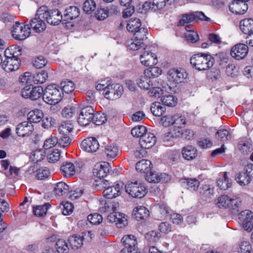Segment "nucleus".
Returning a JSON list of instances; mask_svg holds the SVG:
<instances>
[{"label": "nucleus", "mask_w": 253, "mask_h": 253, "mask_svg": "<svg viewBox=\"0 0 253 253\" xmlns=\"http://www.w3.org/2000/svg\"><path fill=\"white\" fill-rule=\"evenodd\" d=\"M125 190L128 195L135 198H141L147 193L146 187L137 181L128 182L125 185Z\"/></svg>", "instance_id": "39448f33"}, {"label": "nucleus", "mask_w": 253, "mask_h": 253, "mask_svg": "<svg viewBox=\"0 0 253 253\" xmlns=\"http://www.w3.org/2000/svg\"><path fill=\"white\" fill-rule=\"evenodd\" d=\"M238 148L242 153L248 154L253 150V144L246 140H241L238 143Z\"/></svg>", "instance_id": "4c0bfd02"}, {"label": "nucleus", "mask_w": 253, "mask_h": 253, "mask_svg": "<svg viewBox=\"0 0 253 253\" xmlns=\"http://www.w3.org/2000/svg\"><path fill=\"white\" fill-rule=\"evenodd\" d=\"M5 60L2 62V67L7 72L18 70L20 65L19 58L5 57Z\"/></svg>", "instance_id": "a211bd4d"}, {"label": "nucleus", "mask_w": 253, "mask_h": 253, "mask_svg": "<svg viewBox=\"0 0 253 253\" xmlns=\"http://www.w3.org/2000/svg\"><path fill=\"white\" fill-rule=\"evenodd\" d=\"M63 93L59 86L56 84L48 85L43 90V99L46 103L55 105L59 103L63 97Z\"/></svg>", "instance_id": "f03ea898"}, {"label": "nucleus", "mask_w": 253, "mask_h": 253, "mask_svg": "<svg viewBox=\"0 0 253 253\" xmlns=\"http://www.w3.org/2000/svg\"><path fill=\"white\" fill-rule=\"evenodd\" d=\"M119 152L118 146L114 144L106 145L104 147V152L108 158L113 159L115 158Z\"/></svg>", "instance_id": "e433bc0d"}, {"label": "nucleus", "mask_w": 253, "mask_h": 253, "mask_svg": "<svg viewBox=\"0 0 253 253\" xmlns=\"http://www.w3.org/2000/svg\"><path fill=\"white\" fill-rule=\"evenodd\" d=\"M111 167L107 162H102L100 164H97L94 166L93 169V174L94 176L98 178L99 180H95V185L96 186L107 185L108 180L104 179L105 177L109 173Z\"/></svg>", "instance_id": "7ed1b4c3"}, {"label": "nucleus", "mask_w": 253, "mask_h": 253, "mask_svg": "<svg viewBox=\"0 0 253 253\" xmlns=\"http://www.w3.org/2000/svg\"><path fill=\"white\" fill-rule=\"evenodd\" d=\"M162 74V70L161 68L153 66L150 67L144 70V74L146 77L150 79L157 78Z\"/></svg>", "instance_id": "ea45409f"}, {"label": "nucleus", "mask_w": 253, "mask_h": 253, "mask_svg": "<svg viewBox=\"0 0 253 253\" xmlns=\"http://www.w3.org/2000/svg\"><path fill=\"white\" fill-rule=\"evenodd\" d=\"M190 26L185 27L187 33L185 34V38L188 42L192 43L196 42L199 40V37L198 34L193 30H189Z\"/></svg>", "instance_id": "8fccbe9b"}, {"label": "nucleus", "mask_w": 253, "mask_h": 253, "mask_svg": "<svg viewBox=\"0 0 253 253\" xmlns=\"http://www.w3.org/2000/svg\"><path fill=\"white\" fill-rule=\"evenodd\" d=\"M141 27L140 20L135 18H131L128 20L126 28L128 32L133 33Z\"/></svg>", "instance_id": "58836bf2"}, {"label": "nucleus", "mask_w": 253, "mask_h": 253, "mask_svg": "<svg viewBox=\"0 0 253 253\" xmlns=\"http://www.w3.org/2000/svg\"><path fill=\"white\" fill-rule=\"evenodd\" d=\"M147 132L146 127L143 126H138L133 127L131 131L132 135L135 137H143Z\"/></svg>", "instance_id": "4d7b16f0"}, {"label": "nucleus", "mask_w": 253, "mask_h": 253, "mask_svg": "<svg viewBox=\"0 0 253 253\" xmlns=\"http://www.w3.org/2000/svg\"><path fill=\"white\" fill-rule=\"evenodd\" d=\"M133 214L137 220L146 219L149 216V211L144 206H137L133 209Z\"/></svg>", "instance_id": "b1692460"}, {"label": "nucleus", "mask_w": 253, "mask_h": 253, "mask_svg": "<svg viewBox=\"0 0 253 253\" xmlns=\"http://www.w3.org/2000/svg\"><path fill=\"white\" fill-rule=\"evenodd\" d=\"M80 15V9L76 6H71L67 8L64 14L65 20H73Z\"/></svg>", "instance_id": "c9c22d12"}, {"label": "nucleus", "mask_w": 253, "mask_h": 253, "mask_svg": "<svg viewBox=\"0 0 253 253\" xmlns=\"http://www.w3.org/2000/svg\"><path fill=\"white\" fill-rule=\"evenodd\" d=\"M182 183L186 188L191 192L197 191L200 186V181L196 178H183Z\"/></svg>", "instance_id": "c85d7f7f"}, {"label": "nucleus", "mask_w": 253, "mask_h": 253, "mask_svg": "<svg viewBox=\"0 0 253 253\" xmlns=\"http://www.w3.org/2000/svg\"><path fill=\"white\" fill-rule=\"evenodd\" d=\"M252 250V246L249 242L242 241L239 244L238 252L240 253H251Z\"/></svg>", "instance_id": "680f3d73"}, {"label": "nucleus", "mask_w": 253, "mask_h": 253, "mask_svg": "<svg viewBox=\"0 0 253 253\" xmlns=\"http://www.w3.org/2000/svg\"><path fill=\"white\" fill-rule=\"evenodd\" d=\"M13 37L17 40H24L29 37L31 29L29 25H23L19 22H16L13 26L12 31Z\"/></svg>", "instance_id": "9b49d317"}, {"label": "nucleus", "mask_w": 253, "mask_h": 253, "mask_svg": "<svg viewBox=\"0 0 253 253\" xmlns=\"http://www.w3.org/2000/svg\"><path fill=\"white\" fill-rule=\"evenodd\" d=\"M124 91L123 86L119 84H112L109 86L105 96L107 99H114L119 97Z\"/></svg>", "instance_id": "aec40b11"}, {"label": "nucleus", "mask_w": 253, "mask_h": 253, "mask_svg": "<svg viewBox=\"0 0 253 253\" xmlns=\"http://www.w3.org/2000/svg\"><path fill=\"white\" fill-rule=\"evenodd\" d=\"M84 193V189L82 187H74L69 191V197L72 200L77 199L81 197Z\"/></svg>", "instance_id": "09e8293b"}, {"label": "nucleus", "mask_w": 253, "mask_h": 253, "mask_svg": "<svg viewBox=\"0 0 253 253\" xmlns=\"http://www.w3.org/2000/svg\"><path fill=\"white\" fill-rule=\"evenodd\" d=\"M199 194L206 200L211 199L214 194V188L210 185H203L200 189Z\"/></svg>", "instance_id": "473e14b6"}, {"label": "nucleus", "mask_w": 253, "mask_h": 253, "mask_svg": "<svg viewBox=\"0 0 253 253\" xmlns=\"http://www.w3.org/2000/svg\"><path fill=\"white\" fill-rule=\"evenodd\" d=\"M61 90L66 93H69L73 92L75 88V84L70 80H66L62 81L61 84Z\"/></svg>", "instance_id": "3c124183"}, {"label": "nucleus", "mask_w": 253, "mask_h": 253, "mask_svg": "<svg viewBox=\"0 0 253 253\" xmlns=\"http://www.w3.org/2000/svg\"><path fill=\"white\" fill-rule=\"evenodd\" d=\"M216 137L221 141H226L231 139V135L229 131L225 129L218 130L216 132Z\"/></svg>", "instance_id": "0e129e2a"}, {"label": "nucleus", "mask_w": 253, "mask_h": 253, "mask_svg": "<svg viewBox=\"0 0 253 253\" xmlns=\"http://www.w3.org/2000/svg\"><path fill=\"white\" fill-rule=\"evenodd\" d=\"M73 129V126L69 122H62L58 127L59 135H68Z\"/></svg>", "instance_id": "37998d69"}, {"label": "nucleus", "mask_w": 253, "mask_h": 253, "mask_svg": "<svg viewBox=\"0 0 253 253\" xmlns=\"http://www.w3.org/2000/svg\"><path fill=\"white\" fill-rule=\"evenodd\" d=\"M92 116L93 117L91 122L97 126L103 124L107 120L106 116L103 113H97L94 114V113H93Z\"/></svg>", "instance_id": "e2e57ef3"}, {"label": "nucleus", "mask_w": 253, "mask_h": 253, "mask_svg": "<svg viewBox=\"0 0 253 253\" xmlns=\"http://www.w3.org/2000/svg\"><path fill=\"white\" fill-rule=\"evenodd\" d=\"M238 217L241 222L252 220L253 212L249 210L243 211L239 213Z\"/></svg>", "instance_id": "052dcab7"}, {"label": "nucleus", "mask_w": 253, "mask_h": 253, "mask_svg": "<svg viewBox=\"0 0 253 253\" xmlns=\"http://www.w3.org/2000/svg\"><path fill=\"white\" fill-rule=\"evenodd\" d=\"M147 34H148V30L144 27H141L134 31L133 32L134 39H130L127 42V47L132 50H137L140 49L144 44V41L147 38Z\"/></svg>", "instance_id": "20e7f679"}, {"label": "nucleus", "mask_w": 253, "mask_h": 253, "mask_svg": "<svg viewBox=\"0 0 253 253\" xmlns=\"http://www.w3.org/2000/svg\"><path fill=\"white\" fill-rule=\"evenodd\" d=\"M81 148L89 153L96 152L99 148V144L97 140L93 137H90L84 139L81 144Z\"/></svg>", "instance_id": "4468645a"}, {"label": "nucleus", "mask_w": 253, "mask_h": 253, "mask_svg": "<svg viewBox=\"0 0 253 253\" xmlns=\"http://www.w3.org/2000/svg\"><path fill=\"white\" fill-rule=\"evenodd\" d=\"M218 187L221 190H226L231 186L232 183L230 182L229 179L227 176V172H224L223 176L221 178H219L217 181Z\"/></svg>", "instance_id": "79ce46f5"}, {"label": "nucleus", "mask_w": 253, "mask_h": 253, "mask_svg": "<svg viewBox=\"0 0 253 253\" xmlns=\"http://www.w3.org/2000/svg\"><path fill=\"white\" fill-rule=\"evenodd\" d=\"M235 180L241 186H245L248 185L251 181V177L246 169L240 172Z\"/></svg>", "instance_id": "c756f323"}, {"label": "nucleus", "mask_w": 253, "mask_h": 253, "mask_svg": "<svg viewBox=\"0 0 253 253\" xmlns=\"http://www.w3.org/2000/svg\"><path fill=\"white\" fill-rule=\"evenodd\" d=\"M249 51L248 46L244 43H237L230 50L231 56L236 60L244 59Z\"/></svg>", "instance_id": "ddd939ff"}, {"label": "nucleus", "mask_w": 253, "mask_h": 253, "mask_svg": "<svg viewBox=\"0 0 253 253\" xmlns=\"http://www.w3.org/2000/svg\"><path fill=\"white\" fill-rule=\"evenodd\" d=\"M43 117L42 112L39 109H35L29 112L28 119L30 123H37L41 122Z\"/></svg>", "instance_id": "72a5a7b5"}, {"label": "nucleus", "mask_w": 253, "mask_h": 253, "mask_svg": "<svg viewBox=\"0 0 253 253\" xmlns=\"http://www.w3.org/2000/svg\"><path fill=\"white\" fill-rule=\"evenodd\" d=\"M70 247L73 249H78L83 245L82 237L73 235L70 236L68 239Z\"/></svg>", "instance_id": "c03bdc74"}, {"label": "nucleus", "mask_w": 253, "mask_h": 253, "mask_svg": "<svg viewBox=\"0 0 253 253\" xmlns=\"http://www.w3.org/2000/svg\"><path fill=\"white\" fill-rule=\"evenodd\" d=\"M94 110L91 106H87L83 108L79 114L78 123L82 126H86L91 122Z\"/></svg>", "instance_id": "f8f14e48"}, {"label": "nucleus", "mask_w": 253, "mask_h": 253, "mask_svg": "<svg viewBox=\"0 0 253 253\" xmlns=\"http://www.w3.org/2000/svg\"><path fill=\"white\" fill-rule=\"evenodd\" d=\"M50 205L48 203H45L42 206H37L34 209V214L37 216H43L46 213L47 210L50 208Z\"/></svg>", "instance_id": "5fc2aeb1"}, {"label": "nucleus", "mask_w": 253, "mask_h": 253, "mask_svg": "<svg viewBox=\"0 0 253 253\" xmlns=\"http://www.w3.org/2000/svg\"><path fill=\"white\" fill-rule=\"evenodd\" d=\"M46 9L45 7L39 8V15L51 25L59 24L62 18L61 12L57 9L46 10Z\"/></svg>", "instance_id": "423d86ee"}, {"label": "nucleus", "mask_w": 253, "mask_h": 253, "mask_svg": "<svg viewBox=\"0 0 253 253\" xmlns=\"http://www.w3.org/2000/svg\"><path fill=\"white\" fill-rule=\"evenodd\" d=\"M21 94L24 98L36 100L42 96L43 88L41 86H34L32 84H29L22 89Z\"/></svg>", "instance_id": "9d476101"}, {"label": "nucleus", "mask_w": 253, "mask_h": 253, "mask_svg": "<svg viewBox=\"0 0 253 253\" xmlns=\"http://www.w3.org/2000/svg\"><path fill=\"white\" fill-rule=\"evenodd\" d=\"M230 201L231 199L230 197L227 195H223L218 198L216 205L219 208H228L229 209Z\"/></svg>", "instance_id": "a18cd8bd"}, {"label": "nucleus", "mask_w": 253, "mask_h": 253, "mask_svg": "<svg viewBox=\"0 0 253 253\" xmlns=\"http://www.w3.org/2000/svg\"><path fill=\"white\" fill-rule=\"evenodd\" d=\"M96 3L93 0H86L83 6V10L87 14L91 13L96 9Z\"/></svg>", "instance_id": "bf43d9fd"}, {"label": "nucleus", "mask_w": 253, "mask_h": 253, "mask_svg": "<svg viewBox=\"0 0 253 253\" xmlns=\"http://www.w3.org/2000/svg\"><path fill=\"white\" fill-rule=\"evenodd\" d=\"M105 189L103 194L104 196L109 199L115 198L121 194V190L122 188L120 184L117 183L114 186L104 187Z\"/></svg>", "instance_id": "5701e85b"}, {"label": "nucleus", "mask_w": 253, "mask_h": 253, "mask_svg": "<svg viewBox=\"0 0 253 253\" xmlns=\"http://www.w3.org/2000/svg\"><path fill=\"white\" fill-rule=\"evenodd\" d=\"M166 173H159L151 170L145 174L146 180L150 183H158L163 181V179L165 178Z\"/></svg>", "instance_id": "a878e982"}, {"label": "nucleus", "mask_w": 253, "mask_h": 253, "mask_svg": "<svg viewBox=\"0 0 253 253\" xmlns=\"http://www.w3.org/2000/svg\"><path fill=\"white\" fill-rule=\"evenodd\" d=\"M50 172L47 168H42L37 171L36 177L38 179L43 180L48 178Z\"/></svg>", "instance_id": "774afa93"}, {"label": "nucleus", "mask_w": 253, "mask_h": 253, "mask_svg": "<svg viewBox=\"0 0 253 253\" xmlns=\"http://www.w3.org/2000/svg\"><path fill=\"white\" fill-rule=\"evenodd\" d=\"M199 20L208 21L210 20V18L207 17L202 11H195L188 13H185L181 15L180 16L177 26H185V27H188L189 25L187 26V24H189L194 21H197Z\"/></svg>", "instance_id": "0eeeda50"}, {"label": "nucleus", "mask_w": 253, "mask_h": 253, "mask_svg": "<svg viewBox=\"0 0 253 253\" xmlns=\"http://www.w3.org/2000/svg\"><path fill=\"white\" fill-rule=\"evenodd\" d=\"M229 8L233 13L243 14L248 10V6L245 1L233 0L229 5Z\"/></svg>", "instance_id": "6ab92c4d"}, {"label": "nucleus", "mask_w": 253, "mask_h": 253, "mask_svg": "<svg viewBox=\"0 0 253 253\" xmlns=\"http://www.w3.org/2000/svg\"><path fill=\"white\" fill-rule=\"evenodd\" d=\"M144 51L140 55V60L142 65L145 66H149L155 65L158 63L157 56L148 50H146L144 48Z\"/></svg>", "instance_id": "f3484780"}, {"label": "nucleus", "mask_w": 253, "mask_h": 253, "mask_svg": "<svg viewBox=\"0 0 253 253\" xmlns=\"http://www.w3.org/2000/svg\"><path fill=\"white\" fill-rule=\"evenodd\" d=\"M70 187L64 182H59L56 184L54 188V192L55 195L59 196H65L68 193Z\"/></svg>", "instance_id": "7c9ffc66"}, {"label": "nucleus", "mask_w": 253, "mask_h": 253, "mask_svg": "<svg viewBox=\"0 0 253 253\" xmlns=\"http://www.w3.org/2000/svg\"><path fill=\"white\" fill-rule=\"evenodd\" d=\"M152 165L150 161L143 159L136 163V169L138 172L146 174L151 170Z\"/></svg>", "instance_id": "cd10ccee"}, {"label": "nucleus", "mask_w": 253, "mask_h": 253, "mask_svg": "<svg viewBox=\"0 0 253 253\" xmlns=\"http://www.w3.org/2000/svg\"><path fill=\"white\" fill-rule=\"evenodd\" d=\"M21 48L17 45H13L7 48L4 51L5 57H12L18 58L21 55Z\"/></svg>", "instance_id": "2f4dec72"}, {"label": "nucleus", "mask_w": 253, "mask_h": 253, "mask_svg": "<svg viewBox=\"0 0 253 253\" xmlns=\"http://www.w3.org/2000/svg\"><path fill=\"white\" fill-rule=\"evenodd\" d=\"M230 199L231 202H230L229 210L234 213L238 212L241 206V201L240 198L237 196H233L232 198L230 197Z\"/></svg>", "instance_id": "de8ad7c7"}, {"label": "nucleus", "mask_w": 253, "mask_h": 253, "mask_svg": "<svg viewBox=\"0 0 253 253\" xmlns=\"http://www.w3.org/2000/svg\"><path fill=\"white\" fill-rule=\"evenodd\" d=\"M48 78L47 73L44 71H42L33 77V82L36 84L44 83Z\"/></svg>", "instance_id": "13d9d810"}, {"label": "nucleus", "mask_w": 253, "mask_h": 253, "mask_svg": "<svg viewBox=\"0 0 253 253\" xmlns=\"http://www.w3.org/2000/svg\"><path fill=\"white\" fill-rule=\"evenodd\" d=\"M34 129L33 125L31 123L28 121H24L17 126L16 132L18 136L25 137L31 135Z\"/></svg>", "instance_id": "dca6fc26"}, {"label": "nucleus", "mask_w": 253, "mask_h": 253, "mask_svg": "<svg viewBox=\"0 0 253 253\" xmlns=\"http://www.w3.org/2000/svg\"><path fill=\"white\" fill-rule=\"evenodd\" d=\"M163 103L168 106H174L177 102V99L172 95H165L162 98Z\"/></svg>", "instance_id": "6e6d98bb"}, {"label": "nucleus", "mask_w": 253, "mask_h": 253, "mask_svg": "<svg viewBox=\"0 0 253 253\" xmlns=\"http://www.w3.org/2000/svg\"><path fill=\"white\" fill-rule=\"evenodd\" d=\"M240 28L242 32L247 35L253 33V19L252 18L244 19L240 21Z\"/></svg>", "instance_id": "393cba45"}, {"label": "nucleus", "mask_w": 253, "mask_h": 253, "mask_svg": "<svg viewBox=\"0 0 253 253\" xmlns=\"http://www.w3.org/2000/svg\"><path fill=\"white\" fill-rule=\"evenodd\" d=\"M84 166L82 161H76L74 163L66 162L62 164L60 170L64 177H70L76 172H80Z\"/></svg>", "instance_id": "6e6552de"}, {"label": "nucleus", "mask_w": 253, "mask_h": 253, "mask_svg": "<svg viewBox=\"0 0 253 253\" xmlns=\"http://www.w3.org/2000/svg\"><path fill=\"white\" fill-rule=\"evenodd\" d=\"M187 72L181 68H172L167 72V78L174 84L183 83L188 78Z\"/></svg>", "instance_id": "1a4fd4ad"}, {"label": "nucleus", "mask_w": 253, "mask_h": 253, "mask_svg": "<svg viewBox=\"0 0 253 253\" xmlns=\"http://www.w3.org/2000/svg\"><path fill=\"white\" fill-rule=\"evenodd\" d=\"M122 242L124 247L131 249H138L137 240L135 236L131 235L124 236L122 239Z\"/></svg>", "instance_id": "f704fd0d"}, {"label": "nucleus", "mask_w": 253, "mask_h": 253, "mask_svg": "<svg viewBox=\"0 0 253 253\" xmlns=\"http://www.w3.org/2000/svg\"><path fill=\"white\" fill-rule=\"evenodd\" d=\"M42 19L43 18L39 14L38 9L35 18L31 20L30 26L31 28L37 33L42 32L45 29L46 25Z\"/></svg>", "instance_id": "412c9836"}, {"label": "nucleus", "mask_w": 253, "mask_h": 253, "mask_svg": "<svg viewBox=\"0 0 253 253\" xmlns=\"http://www.w3.org/2000/svg\"><path fill=\"white\" fill-rule=\"evenodd\" d=\"M150 110L154 116L160 117L166 111V108L163 106L160 102H155L152 104Z\"/></svg>", "instance_id": "a19ab883"}, {"label": "nucleus", "mask_w": 253, "mask_h": 253, "mask_svg": "<svg viewBox=\"0 0 253 253\" xmlns=\"http://www.w3.org/2000/svg\"><path fill=\"white\" fill-rule=\"evenodd\" d=\"M47 159L50 163H55L58 161L60 157V152L57 149L49 150L47 152Z\"/></svg>", "instance_id": "864d4df0"}, {"label": "nucleus", "mask_w": 253, "mask_h": 253, "mask_svg": "<svg viewBox=\"0 0 253 253\" xmlns=\"http://www.w3.org/2000/svg\"><path fill=\"white\" fill-rule=\"evenodd\" d=\"M182 155L185 160H191L197 157V151L195 147L188 145L182 148Z\"/></svg>", "instance_id": "bb28decb"}, {"label": "nucleus", "mask_w": 253, "mask_h": 253, "mask_svg": "<svg viewBox=\"0 0 253 253\" xmlns=\"http://www.w3.org/2000/svg\"><path fill=\"white\" fill-rule=\"evenodd\" d=\"M214 63V58L210 54L199 53L193 55L190 58L192 66L199 71L210 69Z\"/></svg>", "instance_id": "f257e3e1"}, {"label": "nucleus", "mask_w": 253, "mask_h": 253, "mask_svg": "<svg viewBox=\"0 0 253 253\" xmlns=\"http://www.w3.org/2000/svg\"><path fill=\"white\" fill-rule=\"evenodd\" d=\"M108 220L114 223L118 228H123L127 224V218L125 215L120 212H112L108 215Z\"/></svg>", "instance_id": "2eb2a0df"}, {"label": "nucleus", "mask_w": 253, "mask_h": 253, "mask_svg": "<svg viewBox=\"0 0 253 253\" xmlns=\"http://www.w3.org/2000/svg\"><path fill=\"white\" fill-rule=\"evenodd\" d=\"M58 137L54 135H51L50 138L45 141L43 148L45 149H49L58 144Z\"/></svg>", "instance_id": "338daca9"}, {"label": "nucleus", "mask_w": 253, "mask_h": 253, "mask_svg": "<svg viewBox=\"0 0 253 253\" xmlns=\"http://www.w3.org/2000/svg\"><path fill=\"white\" fill-rule=\"evenodd\" d=\"M56 249L58 253H68L69 248L65 240L58 239L56 243Z\"/></svg>", "instance_id": "603ef678"}, {"label": "nucleus", "mask_w": 253, "mask_h": 253, "mask_svg": "<svg viewBox=\"0 0 253 253\" xmlns=\"http://www.w3.org/2000/svg\"><path fill=\"white\" fill-rule=\"evenodd\" d=\"M145 238L150 245H153L160 240L161 234L156 231H151L146 234Z\"/></svg>", "instance_id": "49530a36"}, {"label": "nucleus", "mask_w": 253, "mask_h": 253, "mask_svg": "<svg viewBox=\"0 0 253 253\" xmlns=\"http://www.w3.org/2000/svg\"><path fill=\"white\" fill-rule=\"evenodd\" d=\"M186 125L185 118L178 114L174 115L173 125L175 127H181Z\"/></svg>", "instance_id": "69168bd1"}, {"label": "nucleus", "mask_w": 253, "mask_h": 253, "mask_svg": "<svg viewBox=\"0 0 253 253\" xmlns=\"http://www.w3.org/2000/svg\"><path fill=\"white\" fill-rule=\"evenodd\" d=\"M156 142V137L153 133H146L139 139V144L142 148L146 149L151 148Z\"/></svg>", "instance_id": "4be33fe9"}]
</instances>
